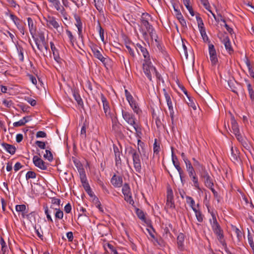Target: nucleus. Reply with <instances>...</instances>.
<instances>
[{
    "label": "nucleus",
    "instance_id": "nucleus-18",
    "mask_svg": "<svg viewBox=\"0 0 254 254\" xmlns=\"http://www.w3.org/2000/svg\"><path fill=\"white\" fill-rule=\"evenodd\" d=\"M222 43L224 45L225 48L229 54H232L234 52V50L232 47L230 38L228 36H224L222 40Z\"/></svg>",
    "mask_w": 254,
    "mask_h": 254
},
{
    "label": "nucleus",
    "instance_id": "nucleus-34",
    "mask_svg": "<svg viewBox=\"0 0 254 254\" xmlns=\"http://www.w3.org/2000/svg\"><path fill=\"white\" fill-rule=\"evenodd\" d=\"M147 32L149 33L152 40H154L155 42H157L158 36L156 34L155 30L153 27L147 30Z\"/></svg>",
    "mask_w": 254,
    "mask_h": 254
},
{
    "label": "nucleus",
    "instance_id": "nucleus-55",
    "mask_svg": "<svg viewBox=\"0 0 254 254\" xmlns=\"http://www.w3.org/2000/svg\"><path fill=\"white\" fill-rule=\"evenodd\" d=\"M136 214L137 216H138V217L140 219H141L142 220H145V217L144 212L142 210H141L139 208H137L136 209Z\"/></svg>",
    "mask_w": 254,
    "mask_h": 254
},
{
    "label": "nucleus",
    "instance_id": "nucleus-58",
    "mask_svg": "<svg viewBox=\"0 0 254 254\" xmlns=\"http://www.w3.org/2000/svg\"><path fill=\"white\" fill-rule=\"evenodd\" d=\"M200 177L203 179L210 176L205 167L199 171Z\"/></svg>",
    "mask_w": 254,
    "mask_h": 254
},
{
    "label": "nucleus",
    "instance_id": "nucleus-46",
    "mask_svg": "<svg viewBox=\"0 0 254 254\" xmlns=\"http://www.w3.org/2000/svg\"><path fill=\"white\" fill-rule=\"evenodd\" d=\"M46 153L44 154V158L48 160L49 161L51 162L53 160V156L51 151L49 150H46Z\"/></svg>",
    "mask_w": 254,
    "mask_h": 254
},
{
    "label": "nucleus",
    "instance_id": "nucleus-61",
    "mask_svg": "<svg viewBox=\"0 0 254 254\" xmlns=\"http://www.w3.org/2000/svg\"><path fill=\"white\" fill-rule=\"evenodd\" d=\"M16 211L17 212H24L26 210V205L24 204L16 205L15 206Z\"/></svg>",
    "mask_w": 254,
    "mask_h": 254
},
{
    "label": "nucleus",
    "instance_id": "nucleus-47",
    "mask_svg": "<svg viewBox=\"0 0 254 254\" xmlns=\"http://www.w3.org/2000/svg\"><path fill=\"white\" fill-rule=\"evenodd\" d=\"M190 178L193 183V186H194V187L196 189H200L199 185L198 183V179L196 174L194 176L190 177Z\"/></svg>",
    "mask_w": 254,
    "mask_h": 254
},
{
    "label": "nucleus",
    "instance_id": "nucleus-33",
    "mask_svg": "<svg viewBox=\"0 0 254 254\" xmlns=\"http://www.w3.org/2000/svg\"><path fill=\"white\" fill-rule=\"evenodd\" d=\"M173 164L174 167H175V168L177 170L178 172H179L180 179H181L182 182H183V174L184 172L180 166L179 162H175L174 161V159H173Z\"/></svg>",
    "mask_w": 254,
    "mask_h": 254
},
{
    "label": "nucleus",
    "instance_id": "nucleus-30",
    "mask_svg": "<svg viewBox=\"0 0 254 254\" xmlns=\"http://www.w3.org/2000/svg\"><path fill=\"white\" fill-rule=\"evenodd\" d=\"M94 5L99 12H103L104 0H94Z\"/></svg>",
    "mask_w": 254,
    "mask_h": 254
},
{
    "label": "nucleus",
    "instance_id": "nucleus-44",
    "mask_svg": "<svg viewBox=\"0 0 254 254\" xmlns=\"http://www.w3.org/2000/svg\"><path fill=\"white\" fill-rule=\"evenodd\" d=\"M16 48L18 52L19 59L20 61L23 62L24 60L23 49L21 46L19 45L17 46Z\"/></svg>",
    "mask_w": 254,
    "mask_h": 254
},
{
    "label": "nucleus",
    "instance_id": "nucleus-1",
    "mask_svg": "<svg viewBox=\"0 0 254 254\" xmlns=\"http://www.w3.org/2000/svg\"><path fill=\"white\" fill-rule=\"evenodd\" d=\"M122 115L124 120L129 125L133 127L136 131L137 136L140 138L139 134H141L140 128L136 123L135 116L131 113L124 110H122Z\"/></svg>",
    "mask_w": 254,
    "mask_h": 254
},
{
    "label": "nucleus",
    "instance_id": "nucleus-57",
    "mask_svg": "<svg viewBox=\"0 0 254 254\" xmlns=\"http://www.w3.org/2000/svg\"><path fill=\"white\" fill-rule=\"evenodd\" d=\"M43 208H44V212L46 215L48 221L49 222L53 223V220L51 216V214H49L48 212V206L47 205H44Z\"/></svg>",
    "mask_w": 254,
    "mask_h": 254
},
{
    "label": "nucleus",
    "instance_id": "nucleus-59",
    "mask_svg": "<svg viewBox=\"0 0 254 254\" xmlns=\"http://www.w3.org/2000/svg\"><path fill=\"white\" fill-rule=\"evenodd\" d=\"M74 18L76 21L75 25L77 28L82 27V23L81 21L80 18L77 15H74Z\"/></svg>",
    "mask_w": 254,
    "mask_h": 254
},
{
    "label": "nucleus",
    "instance_id": "nucleus-3",
    "mask_svg": "<svg viewBox=\"0 0 254 254\" xmlns=\"http://www.w3.org/2000/svg\"><path fill=\"white\" fill-rule=\"evenodd\" d=\"M213 222H212L210 221V223L211 225L212 229L217 236L218 240L219 241L220 243H222V240L224 238L223 232L222 229L221 228V227L219 223H218L216 217L215 216V214L212 212L211 213Z\"/></svg>",
    "mask_w": 254,
    "mask_h": 254
},
{
    "label": "nucleus",
    "instance_id": "nucleus-25",
    "mask_svg": "<svg viewBox=\"0 0 254 254\" xmlns=\"http://www.w3.org/2000/svg\"><path fill=\"white\" fill-rule=\"evenodd\" d=\"M31 120L30 116H26L23 117L22 119L20 120L18 122H14L13 124L14 127H18L25 125L26 123Z\"/></svg>",
    "mask_w": 254,
    "mask_h": 254
},
{
    "label": "nucleus",
    "instance_id": "nucleus-31",
    "mask_svg": "<svg viewBox=\"0 0 254 254\" xmlns=\"http://www.w3.org/2000/svg\"><path fill=\"white\" fill-rule=\"evenodd\" d=\"M80 179L82 183V186L85 191L86 190H89L91 188L87 181L86 175L80 176Z\"/></svg>",
    "mask_w": 254,
    "mask_h": 254
},
{
    "label": "nucleus",
    "instance_id": "nucleus-48",
    "mask_svg": "<svg viewBox=\"0 0 254 254\" xmlns=\"http://www.w3.org/2000/svg\"><path fill=\"white\" fill-rule=\"evenodd\" d=\"M105 249L108 248L111 252L112 254H119L116 248L110 243H107L104 245Z\"/></svg>",
    "mask_w": 254,
    "mask_h": 254
},
{
    "label": "nucleus",
    "instance_id": "nucleus-20",
    "mask_svg": "<svg viewBox=\"0 0 254 254\" xmlns=\"http://www.w3.org/2000/svg\"><path fill=\"white\" fill-rule=\"evenodd\" d=\"M177 247L178 249L181 251L183 252L185 250L184 246V241L185 236L183 233H180L177 237Z\"/></svg>",
    "mask_w": 254,
    "mask_h": 254
},
{
    "label": "nucleus",
    "instance_id": "nucleus-16",
    "mask_svg": "<svg viewBox=\"0 0 254 254\" xmlns=\"http://www.w3.org/2000/svg\"><path fill=\"white\" fill-rule=\"evenodd\" d=\"M113 150L115 154V164L117 167H118L119 165H121L122 160L121 155L122 151H120L118 147L115 144L113 145Z\"/></svg>",
    "mask_w": 254,
    "mask_h": 254
},
{
    "label": "nucleus",
    "instance_id": "nucleus-52",
    "mask_svg": "<svg viewBox=\"0 0 254 254\" xmlns=\"http://www.w3.org/2000/svg\"><path fill=\"white\" fill-rule=\"evenodd\" d=\"M186 201H187V203L190 204V207L192 208V210H193V209H196L195 208V207L194 206V205L195 204V201L191 197L189 196H186Z\"/></svg>",
    "mask_w": 254,
    "mask_h": 254
},
{
    "label": "nucleus",
    "instance_id": "nucleus-8",
    "mask_svg": "<svg viewBox=\"0 0 254 254\" xmlns=\"http://www.w3.org/2000/svg\"><path fill=\"white\" fill-rule=\"evenodd\" d=\"M142 68L145 75L150 81L152 82L153 80L151 72H153V68H155V66L152 65L151 60L148 61H144V63H143L142 65Z\"/></svg>",
    "mask_w": 254,
    "mask_h": 254
},
{
    "label": "nucleus",
    "instance_id": "nucleus-28",
    "mask_svg": "<svg viewBox=\"0 0 254 254\" xmlns=\"http://www.w3.org/2000/svg\"><path fill=\"white\" fill-rule=\"evenodd\" d=\"M231 159L233 161H238L239 158V151L236 147H232L231 149Z\"/></svg>",
    "mask_w": 254,
    "mask_h": 254
},
{
    "label": "nucleus",
    "instance_id": "nucleus-40",
    "mask_svg": "<svg viewBox=\"0 0 254 254\" xmlns=\"http://www.w3.org/2000/svg\"><path fill=\"white\" fill-rule=\"evenodd\" d=\"M122 192L124 195L131 193L130 191V187L128 184L125 183L123 186Z\"/></svg>",
    "mask_w": 254,
    "mask_h": 254
},
{
    "label": "nucleus",
    "instance_id": "nucleus-38",
    "mask_svg": "<svg viewBox=\"0 0 254 254\" xmlns=\"http://www.w3.org/2000/svg\"><path fill=\"white\" fill-rule=\"evenodd\" d=\"M192 160L193 161V166L198 169V171L205 168V166L201 164L196 158H192Z\"/></svg>",
    "mask_w": 254,
    "mask_h": 254
},
{
    "label": "nucleus",
    "instance_id": "nucleus-36",
    "mask_svg": "<svg viewBox=\"0 0 254 254\" xmlns=\"http://www.w3.org/2000/svg\"><path fill=\"white\" fill-rule=\"evenodd\" d=\"M204 183L205 186L208 188L214 187L213 180L210 176L204 179Z\"/></svg>",
    "mask_w": 254,
    "mask_h": 254
},
{
    "label": "nucleus",
    "instance_id": "nucleus-51",
    "mask_svg": "<svg viewBox=\"0 0 254 254\" xmlns=\"http://www.w3.org/2000/svg\"><path fill=\"white\" fill-rule=\"evenodd\" d=\"M153 73H154L155 75V76L157 78V81H161L162 82L164 83V81L160 73H159V72L157 71L156 68L155 67V68H153Z\"/></svg>",
    "mask_w": 254,
    "mask_h": 254
},
{
    "label": "nucleus",
    "instance_id": "nucleus-13",
    "mask_svg": "<svg viewBox=\"0 0 254 254\" xmlns=\"http://www.w3.org/2000/svg\"><path fill=\"white\" fill-rule=\"evenodd\" d=\"M174 196L172 190L170 189L167 190V199L166 206L168 208H175V205L173 200Z\"/></svg>",
    "mask_w": 254,
    "mask_h": 254
},
{
    "label": "nucleus",
    "instance_id": "nucleus-12",
    "mask_svg": "<svg viewBox=\"0 0 254 254\" xmlns=\"http://www.w3.org/2000/svg\"><path fill=\"white\" fill-rule=\"evenodd\" d=\"M33 162L36 167H38L41 170H47V164H46L41 158L38 156H34L33 158Z\"/></svg>",
    "mask_w": 254,
    "mask_h": 254
},
{
    "label": "nucleus",
    "instance_id": "nucleus-5",
    "mask_svg": "<svg viewBox=\"0 0 254 254\" xmlns=\"http://www.w3.org/2000/svg\"><path fill=\"white\" fill-rule=\"evenodd\" d=\"M46 20L47 26L49 28L56 29L59 33L63 31V27L61 26V23H59L56 17L52 16H48Z\"/></svg>",
    "mask_w": 254,
    "mask_h": 254
},
{
    "label": "nucleus",
    "instance_id": "nucleus-22",
    "mask_svg": "<svg viewBox=\"0 0 254 254\" xmlns=\"http://www.w3.org/2000/svg\"><path fill=\"white\" fill-rule=\"evenodd\" d=\"M51 49L52 51L54 60L58 63L61 61V58L59 56L58 50L55 47L53 42H50Z\"/></svg>",
    "mask_w": 254,
    "mask_h": 254
},
{
    "label": "nucleus",
    "instance_id": "nucleus-50",
    "mask_svg": "<svg viewBox=\"0 0 254 254\" xmlns=\"http://www.w3.org/2000/svg\"><path fill=\"white\" fill-rule=\"evenodd\" d=\"M247 87L251 99L254 100V91L250 83L248 82L247 83Z\"/></svg>",
    "mask_w": 254,
    "mask_h": 254
},
{
    "label": "nucleus",
    "instance_id": "nucleus-43",
    "mask_svg": "<svg viewBox=\"0 0 254 254\" xmlns=\"http://www.w3.org/2000/svg\"><path fill=\"white\" fill-rule=\"evenodd\" d=\"M193 211L195 212L197 220L199 222H202L203 220V216L201 212L199 210H197L196 209H193Z\"/></svg>",
    "mask_w": 254,
    "mask_h": 254
},
{
    "label": "nucleus",
    "instance_id": "nucleus-24",
    "mask_svg": "<svg viewBox=\"0 0 254 254\" xmlns=\"http://www.w3.org/2000/svg\"><path fill=\"white\" fill-rule=\"evenodd\" d=\"M55 8L61 12V13L64 15L65 14V10L64 8L61 5L59 0H55L52 2Z\"/></svg>",
    "mask_w": 254,
    "mask_h": 254
},
{
    "label": "nucleus",
    "instance_id": "nucleus-15",
    "mask_svg": "<svg viewBox=\"0 0 254 254\" xmlns=\"http://www.w3.org/2000/svg\"><path fill=\"white\" fill-rule=\"evenodd\" d=\"M10 19L13 21L20 32L23 35H24V28L20 19L15 15L10 14Z\"/></svg>",
    "mask_w": 254,
    "mask_h": 254
},
{
    "label": "nucleus",
    "instance_id": "nucleus-49",
    "mask_svg": "<svg viewBox=\"0 0 254 254\" xmlns=\"http://www.w3.org/2000/svg\"><path fill=\"white\" fill-rule=\"evenodd\" d=\"M232 129L234 134H237L240 132L238 125L235 121L232 122Z\"/></svg>",
    "mask_w": 254,
    "mask_h": 254
},
{
    "label": "nucleus",
    "instance_id": "nucleus-17",
    "mask_svg": "<svg viewBox=\"0 0 254 254\" xmlns=\"http://www.w3.org/2000/svg\"><path fill=\"white\" fill-rule=\"evenodd\" d=\"M123 178L122 176L113 175L111 179V183L116 188H120L123 186Z\"/></svg>",
    "mask_w": 254,
    "mask_h": 254
},
{
    "label": "nucleus",
    "instance_id": "nucleus-10",
    "mask_svg": "<svg viewBox=\"0 0 254 254\" xmlns=\"http://www.w3.org/2000/svg\"><path fill=\"white\" fill-rule=\"evenodd\" d=\"M100 97L103 103V110L107 118H112L113 115L111 113L109 102H108L107 98L102 93H101Z\"/></svg>",
    "mask_w": 254,
    "mask_h": 254
},
{
    "label": "nucleus",
    "instance_id": "nucleus-35",
    "mask_svg": "<svg viewBox=\"0 0 254 254\" xmlns=\"http://www.w3.org/2000/svg\"><path fill=\"white\" fill-rule=\"evenodd\" d=\"M96 29L98 30L99 32V34L100 35L101 40L102 42L104 41V30L103 28L101 27V24L99 22V21H98L97 22V25L96 26Z\"/></svg>",
    "mask_w": 254,
    "mask_h": 254
},
{
    "label": "nucleus",
    "instance_id": "nucleus-37",
    "mask_svg": "<svg viewBox=\"0 0 254 254\" xmlns=\"http://www.w3.org/2000/svg\"><path fill=\"white\" fill-rule=\"evenodd\" d=\"M156 46L158 50L164 55L166 56L167 55V52L164 46L157 40V42H155Z\"/></svg>",
    "mask_w": 254,
    "mask_h": 254
},
{
    "label": "nucleus",
    "instance_id": "nucleus-64",
    "mask_svg": "<svg viewBox=\"0 0 254 254\" xmlns=\"http://www.w3.org/2000/svg\"><path fill=\"white\" fill-rule=\"evenodd\" d=\"M2 104L7 108H10L13 105V102L11 100L3 99L2 101Z\"/></svg>",
    "mask_w": 254,
    "mask_h": 254
},
{
    "label": "nucleus",
    "instance_id": "nucleus-11",
    "mask_svg": "<svg viewBox=\"0 0 254 254\" xmlns=\"http://www.w3.org/2000/svg\"><path fill=\"white\" fill-rule=\"evenodd\" d=\"M132 45L133 47L135 48V49H136L138 54H139V50H140V52L141 53L142 56L144 58V61H148L150 60V55L146 48L144 47L143 46H142L141 44L139 43L136 44L135 46L134 45V44Z\"/></svg>",
    "mask_w": 254,
    "mask_h": 254
},
{
    "label": "nucleus",
    "instance_id": "nucleus-6",
    "mask_svg": "<svg viewBox=\"0 0 254 254\" xmlns=\"http://www.w3.org/2000/svg\"><path fill=\"white\" fill-rule=\"evenodd\" d=\"M90 48L94 56L100 60L103 64H106V58H104L102 55V50L94 44H92L90 46Z\"/></svg>",
    "mask_w": 254,
    "mask_h": 254
},
{
    "label": "nucleus",
    "instance_id": "nucleus-63",
    "mask_svg": "<svg viewBox=\"0 0 254 254\" xmlns=\"http://www.w3.org/2000/svg\"><path fill=\"white\" fill-rule=\"evenodd\" d=\"M66 33L69 39L70 42L72 45H73V43L74 42V37L70 31H69L68 29L66 30Z\"/></svg>",
    "mask_w": 254,
    "mask_h": 254
},
{
    "label": "nucleus",
    "instance_id": "nucleus-7",
    "mask_svg": "<svg viewBox=\"0 0 254 254\" xmlns=\"http://www.w3.org/2000/svg\"><path fill=\"white\" fill-rule=\"evenodd\" d=\"M196 19L198 24V29L203 41L204 42L210 43L209 38L205 31V29L204 26V24L202 18L200 17L197 16H196Z\"/></svg>",
    "mask_w": 254,
    "mask_h": 254
},
{
    "label": "nucleus",
    "instance_id": "nucleus-54",
    "mask_svg": "<svg viewBox=\"0 0 254 254\" xmlns=\"http://www.w3.org/2000/svg\"><path fill=\"white\" fill-rule=\"evenodd\" d=\"M125 196V200L127 202L129 203L130 204L133 205L134 202L133 200L132 197V194L131 193L126 194L124 195Z\"/></svg>",
    "mask_w": 254,
    "mask_h": 254
},
{
    "label": "nucleus",
    "instance_id": "nucleus-9",
    "mask_svg": "<svg viewBox=\"0 0 254 254\" xmlns=\"http://www.w3.org/2000/svg\"><path fill=\"white\" fill-rule=\"evenodd\" d=\"M208 50L210 56V60L211 61V64L213 66H215L217 64L218 60L215 49L214 48V45L212 44H209Z\"/></svg>",
    "mask_w": 254,
    "mask_h": 254
},
{
    "label": "nucleus",
    "instance_id": "nucleus-2",
    "mask_svg": "<svg viewBox=\"0 0 254 254\" xmlns=\"http://www.w3.org/2000/svg\"><path fill=\"white\" fill-rule=\"evenodd\" d=\"M128 154L131 155L133 167L135 171L140 173L142 170V163L140 155L135 149L131 147L129 148Z\"/></svg>",
    "mask_w": 254,
    "mask_h": 254
},
{
    "label": "nucleus",
    "instance_id": "nucleus-60",
    "mask_svg": "<svg viewBox=\"0 0 254 254\" xmlns=\"http://www.w3.org/2000/svg\"><path fill=\"white\" fill-rule=\"evenodd\" d=\"M167 105L168 107L170 116H171V118L173 119V117H174V111L172 102V101H171L170 102L167 103Z\"/></svg>",
    "mask_w": 254,
    "mask_h": 254
},
{
    "label": "nucleus",
    "instance_id": "nucleus-42",
    "mask_svg": "<svg viewBox=\"0 0 254 254\" xmlns=\"http://www.w3.org/2000/svg\"><path fill=\"white\" fill-rule=\"evenodd\" d=\"M160 150V146L159 143L157 142V139L156 138L154 140V142L153 144V152L154 154L156 155H158Z\"/></svg>",
    "mask_w": 254,
    "mask_h": 254
},
{
    "label": "nucleus",
    "instance_id": "nucleus-41",
    "mask_svg": "<svg viewBox=\"0 0 254 254\" xmlns=\"http://www.w3.org/2000/svg\"><path fill=\"white\" fill-rule=\"evenodd\" d=\"M55 210H56L55 214L56 218L59 219H63L64 217V213L63 211L60 209V207H56L55 208Z\"/></svg>",
    "mask_w": 254,
    "mask_h": 254
},
{
    "label": "nucleus",
    "instance_id": "nucleus-53",
    "mask_svg": "<svg viewBox=\"0 0 254 254\" xmlns=\"http://www.w3.org/2000/svg\"><path fill=\"white\" fill-rule=\"evenodd\" d=\"M36 173L34 171H28L26 174L25 178L27 180L30 179H35L36 177Z\"/></svg>",
    "mask_w": 254,
    "mask_h": 254
},
{
    "label": "nucleus",
    "instance_id": "nucleus-19",
    "mask_svg": "<svg viewBox=\"0 0 254 254\" xmlns=\"http://www.w3.org/2000/svg\"><path fill=\"white\" fill-rule=\"evenodd\" d=\"M112 129L116 133H120L121 132L122 125L120 123L117 117H113L112 116Z\"/></svg>",
    "mask_w": 254,
    "mask_h": 254
},
{
    "label": "nucleus",
    "instance_id": "nucleus-29",
    "mask_svg": "<svg viewBox=\"0 0 254 254\" xmlns=\"http://www.w3.org/2000/svg\"><path fill=\"white\" fill-rule=\"evenodd\" d=\"M27 21L29 28V31L32 36V38H34L36 32V28L34 25L33 21L31 18L28 17L27 18Z\"/></svg>",
    "mask_w": 254,
    "mask_h": 254
},
{
    "label": "nucleus",
    "instance_id": "nucleus-39",
    "mask_svg": "<svg viewBox=\"0 0 254 254\" xmlns=\"http://www.w3.org/2000/svg\"><path fill=\"white\" fill-rule=\"evenodd\" d=\"M0 244L1 246V251L2 254H7L8 249L5 242L2 238H0Z\"/></svg>",
    "mask_w": 254,
    "mask_h": 254
},
{
    "label": "nucleus",
    "instance_id": "nucleus-14",
    "mask_svg": "<svg viewBox=\"0 0 254 254\" xmlns=\"http://www.w3.org/2000/svg\"><path fill=\"white\" fill-rule=\"evenodd\" d=\"M151 18V15L147 13H143L141 16V22L142 24L146 28V30L153 27L149 23V20Z\"/></svg>",
    "mask_w": 254,
    "mask_h": 254
},
{
    "label": "nucleus",
    "instance_id": "nucleus-4",
    "mask_svg": "<svg viewBox=\"0 0 254 254\" xmlns=\"http://www.w3.org/2000/svg\"><path fill=\"white\" fill-rule=\"evenodd\" d=\"M126 99L127 101L130 108L132 109L133 112L137 115H140L142 113V111L139 108L138 104L134 99L130 92L127 90H125Z\"/></svg>",
    "mask_w": 254,
    "mask_h": 254
},
{
    "label": "nucleus",
    "instance_id": "nucleus-21",
    "mask_svg": "<svg viewBox=\"0 0 254 254\" xmlns=\"http://www.w3.org/2000/svg\"><path fill=\"white\" fill-rule=\"evenodd\" d=\"M71 91H72V95H73L75 100L76 101L78 106L83 108V101H82L77 90L76 88H72V89H71Z\"/></svg>",
    "mask_w": 254,
    "mask_h": 254
},
{
    "label": "nucleus",
    "instance_id": "nucleus-45",
    "mask_svg": "<svg viewBox=\"0 0 254 254\" xmlns=\"http://www.w3.org/2000/svg\"><path fill=\"white\" fill-rule=\"evenodd\" d=\"M246 64L247 65V66L248 68L249 73L250 74V75L253 78H254V72L252 66L250 63V62L249 60H247L246 61Z\"/></svg>",
    "mask_w": 254,
    "mask_h": 254
},
{
    "label": "nucleus",
    "instance_id": "nucleus-32",
    "mask_svg": "<svg viewBox=\"0 0 254 254\" xmlns=\"http://www.w3.org/2000/svg\"><path fill=\"white\" fill-rule=\"evenodd\" d=\"M132 44H133L130 42H126L125 46L130 56L132 57H134L135 56V54L134 53V48H135L133 47Z\"/></svg>",
    "mask_w": 254,
    "mask_h": 254
},
{
    "label": "nucleus",
    "instance_id": "nucleus-26",
    "mask_svg": "<svg viewBox=\"0 0 254 254\" xmlns=\"http://www.w3.org/2000/svg\"><path fill=\"white\" fill-rule=\"evenodd\" d=\"M175 14L176 18L179 21L181 25L183 27H187L186 21L179 9L178 10H176V12H175Z\"/></svg>",
    "mask_w": 254,
    "mask_h": 254
},
{
    "label": "nucleus",
    "instance_id": "nucleus-23",
    "mask_svg": "<svg viewBox=\"0 0 254 254\" xmlns=\"http://www.w3.org/2000/svg\"><path fill=\"white\" fill-rule=\"evenodd\" d=\"M1 145L4 150L9 154L13 155L15 153L16 147L14 145L5 142L2 143Z\"/></svg>",
    "mask_w": 254,
    "mask_h": 254
},
{
    "label": "nucleus",
    "instance_id": "nucleus-62",
    "mask_svg": "<svg viewBox=\"0 0 254 254\" xmlns=\"http://www.w3.org/2000/svg\"><path fill=\"white\" fill-rule=\"evenodd\" d=\"M35 215L36 213L35 212H32L26 215V218L30 222H32L33 221L35 222Z\"/></svg>",
    "mask_w": 254,
    "mask_h": 254
},
{
    "label": "nucleus",
    "instance_id": "nucleus-27",
    "mask_svg": "<svg viewBox=\"0 0 254 254\" xmlns=\"http://www.w3.org/2000/svg\"><path fill=\"white\" fill-rule=\"evenodd\" d=\"M73 162L75 166L76 167L78 172H79V176L80 177L84 175H86L85 170L80 162L77 160H74Z\"/></svg>",
    "mask_w": 254,
    "mask_h": 254
},
{
    "label": "nucleus",
    "instance_id": "nucleus-56",
    "mask_svg": "<svg viewBox=\"0 0 254 254\" xmlns=\"http://www.w3.org/2000/svg\"><path fill=\"white\" fill-rule=\"evenodd\" d=\"M38 38H37L39 40V42H41L42 45H45V43H46L44 33L43 32H40L38 33Z\"/></svg>",
    "mask_w": 254,
    "mask_h": 254
}]
</instances>
